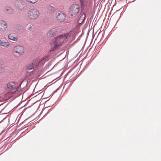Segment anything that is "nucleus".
<instances>
[{"label": "nucleus", "instance_id": "1", "mask_svg": "<svg viewBox=\"0 0 161 161\" xmlns=\"http://www.w3.org/2000/svg\"><path fill=\"white\" fill-rule=\"evenodd\" d=\"M75 30H72L70 32L60 35L53 40L52 45L51 51H55L58 49L61 44L66 41L67 38L71 36H74Z\"/></svg>", "mask_w": 161, "mask_h": 161}, {"label": "nucleus", "instance_id": "2", "mask_svg": "<svg viewBox=\"0 0 161 161\" xmlns=\"http://www.w3.org/2000/svg\"><path fill=\"white\" fill-rule=\"evenodd\" d=\"M40 15L39 11L35 9H32L28 12L27 16L28 17L33 19H37Z\"/></svg>", "mask_w": 161, "mask_h": 161}, {"label": "nucleus", "instance_id": "3", "mask_svg": "<svg viewBox=\"0 0 161 161\" xmlns=\"http://www.w3.org/2000/svg\"><path fill=\"white\" fill-rule=\"evenodd\" d=\"M79 6L77 4H72L70 7L69 13L71 16L76 15L79 11Z\"/></svg>", "mask_w": 161, "mask_h": 161}, {"label": "nucleus", "instance_id": "4", "mask_svg": "<svg viewBox=\"0 0 161 161\" xmlns=\"http://www.w3.org/2000/svg\"><path fill=\"white\" fill-rule=\"evenodd\" d=\"M13 51L14 53H17L18 55L21 56L24 53V49L21 46H16L13 47Z\"/></svg>", "mask_w": 161, "mask_h": 161}, {"label": "nucleus", "instance_id": "5", "mask_svg": "<svg viewBox=\"0 0 161 161\" xmlns=\"http://www.w3.org/2000/svg\"><path fill=\"white\" fill-rule=\"evenodd\" d=\"M7 90L11 91V93H14L17 90L18 86L13 82L8 83L7 85Z\"/></svg>", "mask_w": 161, "mask_h": 161}, {"label": "nucleus", "instance_id": "6", "mask_svg": "<svg viewBox=\"0 0 161 161\" xmlns=\"http://www.w3.org/2000/svg\"><path fill=\"white\" fill-rule=\"evenodd\" d=\"M15 6L19 10H22L25 8L24 2L22 0H17L15 3Z\"/></svg>", "mask_w": 161, "mask_h": 161}, {"label": "nucleus", "instance_id": "7", "mask_svg": "<svg viewBox=\"0 0 161 161\" xmlns=\"http://www.w3.org/2000/svg\"><path fill=\"white\" fill-rule=\"evenodd\" d=\"M7 28V23L3 20L0 21V31H5Z\"/></svg>", "mask_w": 161, "mask_h": 161}, {"label": "nucleus", "instance_id": "8", "mask_svg": "<svg viewBox=\"0 0 161 161\" xmlns=\"http://www.w3.org/2000/svg\"><path fill=\"white\" fill-rule=\"evenodd\" d=\"M65 15L62 13L58 14L57 16V19L60 22H63L65 19Z\"/></svg>", "mask_w": 161, "mask_h": 161}, {"label": "nucleus", "instance_id": "9", "mask_svg": "<svg viewBox=\"0 0 161 161\" xmlns=\"http://www.w3.org/2000/svg\"><path fill=\"white\" fill-rule=\"evenodd\" d=\"M57 31L55 29H53L50 30L47 33V36L49 37H52L56 34Z\"/></svg>", "mask_w": 161, "mask_h": 161}, {"label": "nucleus", "instance_id": "10", "mask_svg": "<svg viewBox=\"0 0 161 161\" xmlns=\"http://www.w3.org/2000/svg\"><path fill=\"white\" fill-rule=\"evenodd\" d=\"M0 45L5 48L8 47L10 45L8 42H6L3 40H0Z\"/></svg>", "mask_w": 161, "mask_h": 161}, {"label": "nucleus", "instance_id": "11", "mask_svg": "<svg viewBox=\"0 0 161 161\" xmlns=\"http://www.w3.org/2000/svg\"><path fill=\"white\" fill-rule=\"evenodd\" d=\"M8 37L10 40L14 41L16 42L18 40L17 36L14 34L11 33L9 34Z\"/></svg>", "mask_w": 161, "mask_h": 161}, {"label": "nucleus", "instance_id": "12", "mask_svg": "<svg viewBox=\"0 0 161 161\" xmlns=\"http://www.w3.org/2000/svg\"><path fill=\"white\" fill-rule=\"evenodd\" d=\"M47 10L49 13H53L55 12L56 8L51 5H49L47 8Z\"/></svg>", "mask_w": 161, "mask_h": 161}, {"label": "nucleus", "instance_id": "13", "mask_svg": "<svg viewBox=\"0 0 161 161\" xmlns=\"http://www.w3.org/2000/svg\"><path fill=\"white\" fill-rule=\"evenodd\" d=\"M40 62V61L39 59L36 58L33 61V64L34 66H36L39 64Z\"/></svg>", "mask_w": 161, "mask_h": 161}, {"label": "nucleus", "instance_id": "14", "mask_svg": "<svg viewBox=\"0 0 161 161\" xmlns=\"http://www.w3.org/2000/svg\"><path fill=\"white\" fill-rule=\"evenodd\" d=\"M34 66L33 64H29L27 66V69H33L34 68Z\"/></svg>", "mask_w": 161, "mask_h": 161}, {"label": "nucleus", "instance_id": "15", "mask_svg": "<svg viewBox=\"0 0 161 161\" xmlns=\"http://www.w3.org/2000/svg\"><path fill=\"white\" fill-rule=\"evenodd\" d=\"M14 93H11V91H9V92L6 93V94H5V95H6V97H8L9 98L12 96V94Z\"/></svg>", "mask_w": 161, "mask_h": 161}, {"label": "nucleus", "instance_id": "16", "mask_svg": "<svg viewBox=\"0 0 161 161\" xmlns=\"http://www.w3.org/2000/svg\"><path fill=\"white\" fill-rule=\"evenodd\" d=\"M5 11L8 12V13H11L12 12V9L9 7H6L5 9Z\"/></svg>", "mask_w": 161, "mask_h": 161}, {"label": "nucleus", "instance_id": "17", "mask_svg": "<svg viewBox=\"0 0 161 161\" xmlns=\"http://www.w3.org/2000/svg\"><path fill=\"white\" fill-rule=\"evenodd\" d=\"M27 1L32 3H35L37 2L38 0H26Z\"/></svg>", "mask_w": 161, "mask_h": 161}, {"label": "nucleus", "instance_id": "18", "mask_svg": "<svg viewBox=\"0 0 161 161\" xmlns=\"http://www.w3.org/2000/svg\"><path fill=\"white\" fill-rule=\"evenodd\" d=\"M4 70L5 69L4 67L2 66H0V73L3 72Z\"/></svg>", "mask_w": 161, "mask_h": 161}, {"label": "nucleus", "instance_id": "19", "mask_svg": "<svg viewBox=\"0 0 161 161\" xmlns=\"http://www.w3.org/2000/svg\"><path fill=\"white\" fill-rule=\"evenodd\" d=\"M32 26L31 25H29L27 26V28L29 30H30Z\"/></svg>", "mask_w": 161, "mask_h": 161}, {"label": "nucleus", "instance_id": "20", "mask_svg": "<svg viewBox=\"0 0 161 161\" xmlns=\"http://www.w3.org/2000/svg\"><path fill=\"white\" fill-rule=\"evenodd\" d=\"M84 0H80V2H81V3L82 5V8H83V6L84 5Z\"/></svg>", "mask_w": 161, "mask_h": 161}, {"label": "nucleus", "instance_id": "21", "mask_svg": "<svg viewBox=\"0 0 161 161\" xmlns=\"http://www.w3.org/2000/svg\"><path fill=\"white\" fill-rule=\"evenodd\" d=\"M84 16V17H83L84 18L85 17V15H83L82 16Z\"/></svg>", "mask_w": 161, "mask_h": 161}]
</instances>
